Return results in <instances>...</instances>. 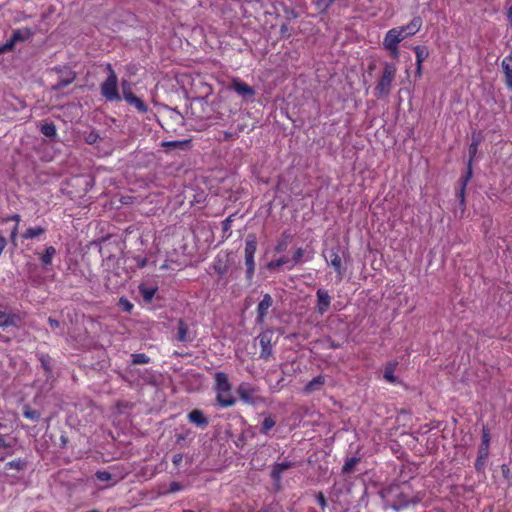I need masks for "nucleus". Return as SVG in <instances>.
<instances>
[{
  "instance_id": "nucleus-1",
  "label": "nucleus",
  "mask_w": 512,
  "mask_h": 512,
  "mask_svg": "<svg viewBox=\"0 0 512 512\" xmlns=\"http://www.w3.org/2000/svg\"><path fill=\"white\" fill-rule=\"evenodd\" d=\"M422 26V19L414 17L407 25L390 29L383 39V47L393 58L399 57L398 44L409 36L416 34Z\"/></svg>"
},
{
  "instance_id": "nucleus-2",
  "label": "nucleus",
  "mask_w": 512,
  "mask_h": 512,
  "mask_svg": "<svg viewBox=\"0 0 512 512\" xmlns=\"http://www.w3.org/2000/svg\"><path fill=\"white\" fill-rule=\"evenodd\" d=\"M216 381V400L221 407H230L233 406L236 402V399L232 395L231 391V383L228 379V376L223 372H217L215 374Z\"/></svg>"
},
{
  "instance_id": "nucleus-3",
  "label": "nucleus",
  "mask_w": 512,
  "mask_h": 512,
  "mask_svg": "<svg viewBox=\"0 0 512 512\" xmlns=\"http://www.w3.org/2000/svg\"><path fill=\"white\" fill-rule=\"evenodd\" d=\"M237 394L247 405L258 406L265 403V398L260 394L259 388L247 382H243L237 387Z\"/></svg>"
},
{
  "instance_id": "nucleus-4",
  "label": "nucleus",
  "mask_w": 512,
  "mask_h": 512,
  "mask_svg": "<svg viewBox=\"0 0 512 512\" xmlns=\"http://www.w3.org/2000/svg\"><path fill=\"white\" fill-rule=\"evenodd\" d=\"M107 70L109 75L100 86L101 94L108 101H119L120 95L118 93L117 76L110 64L107 65Z\"/></svg>"
},
{
  "instance_id": "nucleus-5",
  "label": "nucleus",
  "mask_w": 512,
  "mask_h": 512,
  "mask_svg": "<svg viewBox=\"0 0 512 512\" xmlns=\"http://www.w3.org/2000/svg\"><path fill=\"white\" fill-rule=\"evenodd\" d=\"M397 68L392 63H385L383 74L375 88L378 96H387L390 93L392 82L395 78Z\"/></svg>"
},
{
  "instance_id": "nucleus-6",
  "label": "nucleus",
  "mask_w": 512,
  "mask_h": 512,
  "mask_svg": "<svg viewBox=\"0 0 512 512\" xmlns=\"http://www.w3.org/2000/svg\"><path fill=\"white\" fill-rule=\"evenodd\" d=\"M32 34L33 32L29 28L15 30L11 38L0 48V52L12 50L16 43L29 39Z\"/></svg>"
},
{
  "instance_id": "nucleus-7",
  "label": "nucleus",
  "mask_w": 512,
  "mask_h": 512,
  "mask_svg": "<svg viewBox=\"0 0 512 512\" xmlns=\"http://www.w3.org/2000/svg\"><path fill=\"white\" fill-rule=\"evenodd\" d=\"M257 244L254 239H247L245 244V264L247 266L248 276L251 277L254 273L255 262L254 255L256 252Z\"/></svg>"
},
{
  "instance_id": "nucleus-8",
  "label": "nucleus",
  "mask_w": 512,
  "mask_h": 512,
  "mask_svg": "<svg viewBox=\"0 0 512 512\" xmlns=\"http://www.w3.org/2000/svg\"><path fill=\"white\" fill-rule=\"evenodd\" d=\"M231 89L244 99L252 98L255 95L252 87L237 78L232 80Z\"/></svg>"
},
{
  "instance_id": "nucleus-9",
  "label": "nucleus",
  "mask_w": 512,
  "mask_h": 512,
  "mask_svg": "<svg viewBox=\"0 0 512 512\" xmlns=\"http://www.w3.org/2000/svg\"><path fill=\"white\" fill-rule=\"evenodd\" d=\"M327 263L334 269L337 274V278L339 281L342 280L345 274V268L342 264L341 257L336 251H331L329 254V259L327 258Z\"/></svg>"
},
{
  "instance_id": "nucleus-10",
  "label": "nucleus",
  "mask_w": 512,
  "mask_h": 512,
  "mask_svg": "<svg viewBox=\"0 0 512 512\" xmlns=\"http://www.w3.org/2000/svg\"><path fill=\"white\" fill-rule=\"evenodd\" d=\"M317 305L316 310L319 314L323 315L330 307L331 297L324 289H318L316 292Z\"/></svg>"
},
{
  "instance_id": "nucleus-11",
  "label": "nucleus",
  "mask_w": 512,
  "mask_h": 512,
  "mask_svg": "<svg viewBox=\"0 0 512 512\" xmlns=\"http://www.w3.org/2000/svg\"><path fill=\"white\" fill-rule=\"evenodd\" d=\"M273 304V299L269 294H265L257 306L258 321L263 322L265 315Z\"/></svg>"
},
{
  "instance_id": "nucleus-12",
  "label": "nucleus",
  "mask_w": 512,
  "mask_h": 512,
  "mask_svg": "<svg viewBox=\"0 0 512 512\" xmlns=\"http://www.w3.org/2000/svg\"><path fill=\"white\" fill-rule=\"evenodd\" d=\"M501 68L505 75L506 85L512 89V55H508L503 58L501 62Z\"/></svg>"
},
{
  "instance_id": "nucleus-13",
  "label": "nucleus",
  "mask_w": 512,
  "mask_h": 512,
  "mask_svg": "<svg viewBox=\"0 0 512 512\" xmlns=\"http://www.w3.org/2000/svg\"><path fill=\"white\" fill-rule=\"evenodd\" d=\"M476 150H477V143H472L470 148H469V152L471 154V157H473L476 153ZM471 161H472V158H470L469 160V164H468V172H467V175L462 183V186H461V189H460V192H459V196H460V199H461V202H464V193H465V187L469 181V179L471 178L472 176V168H471Z\"/></svg>"
},
{
  "instance_id": "nucleus-14",
  "label": "nucleus",
  "mask_w": 512,
  "mask_h": 512,
  "mask_svg": "<svg viewBox=\"0 0 512 512\" xmlns=\"http://www.w3.org/2000/svg\"><path fill=\"white\" fill-rule=\"evenodd\" d=\"M188 419L198 427L205 428L208 425V419L201 410L195 409L188 414Z\"/></svg>"
},
{
  "instance_id": "nucleus-15",
  "label": "nucleus",
  "mask_w": 512,
  "mask_h": 512,
  "mask_svg": "<svg viewBox=\"0 0 512 512\" xmlns=\"http://www.w3.org/2000/svg\"><path fill=\"white\" fill-rule=\"evenodd\" d=\"M490 435L486 428H483L482 443L479 447V460L486 459L489 454Z\"/></svg>"
},
{
  "instance_id": "nucleus-16",
  "label": "nucleus",
  "mask_w": 512,
  "mask_h": 512,
  "mask_svg": "<svg viewBox=\"0 0 512 512\" xmlns=\"http://www.w3.org/2000/svg\"><path fill=\"white\" fill-rule=\"evenodd\" d=\"M416 54V65H417V74L420 75L422 72V63L428 56V51L424 47L416 46L414 48Z\"/></svg>"
},
{
  "instance_id": "nucleus-17",
  "label": "nucleus",
  "mask_w": 512,
  "mask_h": 512,
  "mask_svg": "<svg viewBox=\"0 0 512 512\" xmlns=\"http://www.w3.org/2000/svg\"><path fill=\"white\" fill-rule=\"evenodd\" d=\"M325 383V377L324 376H317L314 379H312L306 386H305V392L311 393L314 391H318L321 389V387Z\"/></svg>"
},
{
  "instance_id": "nucleus-18",
  "label": "nucleus",
  "mask_w": 512,
  "mask_h": 512,
  "mask_svg": "<svg viewBox=\"0 0 512 512\" xmlns=\"http://www.w3.org/2000/svg\"><path fill=\"white\" fill-rule=\"evenodd\" d=\"M45 233V229L42 227H30L22 235L24 239H34Z\"/></svg>"
},
{
  "instance_id": "nucleus-19",
  "label": "nucleus",
  "mask_w": 512,
  "mask_h": 512,
  "mask_svg": "<svg viewBox=\"0 0 512 512\" xmlns=\"http://www.w3.org/2000/svg\"><path fill=\"white\" fill-rule=\"evenodd\" d=\"M130 105H133L138 111L145 113L147 112L148 108L146 104L135 95L129 96V98L126 100Z\"/></svg>"
},
{
  "instance_id": "nucleus-20",
  "label": "nucleus",
  "mask_w": 512,
  "mask_h": 512,
  "mask_svg": "<svg viewBox=\"0 0 512 512\" xmlns=\"http://www.w3.org/2000/svg\"><path fill=\"white\" fill-rule=\"evenodd\" d=\"M56 254V249L53 246H49L45 249V252L41 256V261L44 265H50L52 259Z\"/></svg>"
},
{
  "instance_id": "nucleus-21",
  "label": "nucleus",
  "mask_w": 512,
  "mask_h": 512,
  "mask_svg": "<svg viewBox=\"0 0 512 512\" xmlns=\"http://www.w3.org/2000/svg\"><path fill=\"white\" fill-rule=\"evenodd\" d=\"M187 332H188L187 325L182 320H180L179 324H178L177 339L181 342H186V341L190 340L187 335Z\"/></svg>"
},
{
  "instance_id": "nucleus-22",
  "label": "nucleus",
  "mask_w": 512,
  "mask_h": 512,
  "mask_svg": "<svg viewBox=\"0 0 512 512\" xmlns=\"http://www.w3.org/2000/svg\"><path fill=\"white\" fill-rule=\"evenodd\" d=\"M290 467V463L289 462H283V463H279L277 464L274 469L272 470V477L275 479V480H279L280 477H281V474L287 470L288 468Z\"/></svg>"
},
{
  "instance_id": "nucleus-23",
  "label": "nucleus",
  "mask_w": 512,
  "mask_h": 512,
  "mask_svg": "<svg viewBox=\"0 0 512 512\" xmlns=\"http://www.w3.org/2000/svg\"><path fill=\"white\" fill-rule=\"evenodd\" d=\"M41 132L47 137H53L56 135V127L53 123H46L42 125Z\"/></svg>"
},
{
  "instance_id": "nucleus-24",
  "label": "nucleus",
  "mask_w": 512,
  "mask_h": 512,
  "mask_svg": "<svg viewBox=\"0 0 512 512\" xmlns=\"http://www.w3.org/2000/svg\"><path fill=\"white\" fill-rule=\"evenodd\" d=\"M275 426V420L268 416L264 419L261 427V432L267 434Z\"/></svg>"
},
{
  "instance_id": "nucleus-25",
  "label": "nucleus",
  "mask_w": 512,
  "mask_h": 512,
  "mask_svg": "<svg viewBox=\"0 0 512 512\" xmlns=\"http://www.w3.org/2000/svg\"><path fill=\"white\" fill-rule=\"evenodd\" d=\"M131 357L134 364H146L149 362V357L144 353L132 354Z\"/></svg>"
},
{
  "instance_id": "nucleus-26",
  "label": "nucleus",
  "mask_w": 512,
  "mask_h": 512,
  "mask_svg": "<svg viewBox=\"0 0 512 512\" xmlns=\"http://www.w3.org/2000/svg\"><path fill=\"white\" fill-rule=\"evenodd\" d=\"M155 291L156 290L154 288L140 287V292L146 301L152 300L155 295Z\"/></svg>"
},
{
  "instance_id": "nucleus-27",
  "label": "nucleus",
  "mask_w": 512,
  "mask_h": 512,
  "mask_svg": "<svg viewBox=\"0 0 512 512\" xmlns=\"http://www.w3.org/2000/svg\"><path fill=\"white\" fill-rule=\"evenodd\" d=\"M121 87H122L123 98L125 101L129 98V96L134 95L132 92V89H131V85L128 81H123L121 84Z\"/></svg>"
},
{
  "instance_id": "nucleus-28",
  "label": "nucleus",
  "mask_w": 512,
  "mask_h": 512,
  "mask_svg": "<svg viewBox=\"0 0 512 512\" xmlns=\"http://www.w3.org/2000/svg\"><path fill=\"white\" fill-rule=\"evenodd\" d=\"M384 378L389 381V382H394L395 381V378H394V365L393 364H389L386 369H385V372H384Z\"/></svg>"
},
{
  "instance_id": "nucleus-29",
  "label": "nucleus",
  "mask_w": 512,
  "mask_h": 512,
  "mask_svg": "<svg viewBox=\"0 0 512 512\" xmlns=\"http://www.w3.org/2000/svg\"><path fill=\"white\" fill-rule=\"evenodd\" d=\"M287 263H289V260L286 257H281L278 260L269 262L268 263V268L269 269H274L276 267H280V266L285 265Z\"/></svg>"
},
{
  "instance_id": "nucleus-30",
  "label": "nucleus",
  "mask_w": 512,
  "mask_h": 512,
  "mask_svg": "<svg viewBox=\"0 0 512 512\" xmlns=\"http://www.w3.org/2000/svg\"><path fill=\"white\" fill-rule=\"evenodd\" d=\"M74 78H75L74 74H73L72 72H69V73H68L67 78H66V79H64V80H61V81H60V82L55 86V88L59 89V88H61V87H64V86L69 85L70 83H72V82H73Z\"/></svg>"
},
{
  "instance_id": "nucleus-31",
  "label": "nucleus",
  "mask_w": 512,
  "mask_h": 512,
  "mask_svg": "<svg viewBox=\"0 0 512 512\" xmlns=\"http://www.w3.org/2000/svg\"><path fill=\"white\" fill-rule=\"evenodd\" d=\"M304 255V250L302 248H299L295 251L292 264L289 266V268H292L295 264L299 263Z\"/></svg>"
},
{
  "instance_id": "nucleus-32",
  "label": "nucleus",
  "mask_w": 512,
  "mask_h": 512,
  "mask_svg": "<svg viewBox=\"0 0 512 512\" xmlns=\"http://www.w3.org/2000/svg\"><path fill=\"white\" fill-rule=\"evenodd\" d=\"M334 0H317L316 5L320 11L327 10Z\"/></svg>"
},
{
  "instance_id": "nucleus-33",
  "label": "nucleus",
  "mask_w": 512,
  "mask_h": 512,
  "mask_svg": "<svg viewBox=\"0 0 512 512\" xmlns=\"http://www.w3.org/2000/svg\"><path fill=\"white\" fill-rule=\"evenodd\" d=\"M357 459L356 458H351L349 459L343 466V471L344 472H350L352 470V468L356 465L357 463Z\"/></svg>"
},
{
  "instance_id": "nucleus-34",
  "label": "nucleus",
  "mask_w": 512,
  "mask_h": 512,
  "mask_svg": "<svg viewBox=\"0 0 512 512\" xmlns=\"http://www.w3.org/2000/svg\"><path fill=\"white\" fill-rule=\"evenodd\" d=\"M188 143L187 140H184V141H168V142H163V146L164 147H178V146H182V145H186Z\"/></svg>"
},
{
  "instance_id": "nucleus-35",
  "label": "nucleus",
  "mask_w": 512,
  "mask_h": 512,
  "mask_svg": "<svg viewBox=\"0 0 512 512\" xmlns=\"http://www.w3.org/2000/svg\"><path fill=\"white\" fill-rule=\"evenodd\" d=\"M10 323V317L6 313L0 311V326L5 327L8 326Z\"/></svg>"
},
{
  "instance_id": "nucleus-36",
  "label": "nucleus",
  "mask_w": 512,
  "mask_h": 512,
  "mask_svg": "<svg viewBox=\"0 0 512 512\" xmlns=\"http://www.w3.org/2000/svg\"><path fill=\"white\" fill-rule=\"evenodd\" d=\"M96 476L100 481H108L111 479V474L107 471H99L96 473Z\"/></svg>"
},
{
  "instance_id": "nucleus-37",
  "label": "nucleus",
  "mask_w": 512,
  "mask_h": 512,
  "mask_svg": "<svg viewBox=\"0 0 512 512\" xmlns=\"http://www.w3.org/2000/svg\"><path fill=\"white\" fill-rule=\"evenodd\" d=\"M24 416L28 419H31V420H36L39 418V413L35 410H26L24 412Z\"/></svg>"
},
{
  "instance_id": "nucleus-38",
  "label": "nucleus",
  "mask_w": 512,
  "mask_h": 512,
  "mask_svg": "<svg viewBox=\"0 0 512 512\" xmlns=\"http://www.w3.org/2000/svg\"><path fill=\"white\" fill-rule=\"evenodd\" d=\"M269 342H270V339L268 338V334L265 333V334L261 335L260 344L263 347L262 355L265 353L266 346L269 344Z\"/></svg>"
},
{
  "instance_id": "nucleus-39",
  "label": "nucleus",
  "mask_w": 512,
  "mask_h": 512,
  "mask_svg": "<svg viewBox=\"0 0 512 512\" xmlns=\"http://www.w3.org/2000/svg\"><path fill=\"white\" fill-rule=\"evenodd\" d=\"M18 228H19V224H15V226L13 227L11 234H10V240L14 245H16V237H17V233H18Z\"/></svg>"
},
{
  "instance_id": "nucleus-40",
  "label": "nucleus",
  "mask_w": 512,
  "mask_h": 512,
  "mask_svg": "<svg viewBox=\"0 0 512 512\" xmlns=\"http://www.w3.org/2000/svg\"><path fill=\"white\" fill-rule=\"evenodd\" d=\"M120 304L126 311H130L133 307V305L126 299H120Z\"/></svg>"
},
{
  "instance_id": "nucleus-41",
  "label": "nucleus",
  "mask_w": 512,
  "mask_h": 512,
  "mask_svg": "<svg viewBox=\"0 0 512 512\" xmlns=\"http://www.w3.org/2000/svg\"><path fill=\"white\" fill-rule=\"evenodd\" d=\"M214 268L217 271V273L220 275L224 274L226 271L225 267H223L222 265L217 264V263H215Z\"/></svg>"
},
{
  "instance_id": "nucleus-42",
  "label": "nucleus",
  "mask_w": 512,
  "mask_h": 512,
  "mask_svg": "<svg viewBox=\"0 0 512 512\" xmlns=\"http://www.w3.org/2000/svg\"><path fill=\"white\" fill-rule=\"evenodd\" d=\"M48 322L52 329H56L57 327H59V322L55 319L49 318Z\"/></svg>"
},
{
  "instance_id": "nucleus-43",
  "label": "nucleus",
  "mask_w": 512,
  "mask_h": 512,
  "mask_svg": "<svg viewBox=\"0 0 512 512\" xmlns=\"http://www.w3.org/2000/svg\"><path fill=\"white\" fill-rule=\"evenodd\" d=\"M5 246H6V239L3 236H0V255L2 254Z\"/></svg>"
},
{
  "instance_id": "nucleus-44",
  "label": "nucleus",
  "mask_w": 512,
  "mask_h": 512,
  "mask_svg": "<svg viewBox=\"0 0 512 512\" xmlns=\"http://www.w3.org/2000/svg\"><path fill=\"white\" fill-rule=\"evenodd\" d=\"M7 447H9V445L6 443V441L3 438V436L0 435V449H4V448H7Z\"/></svg>"
},
{
  "instance_id": "nucleus-45",
  "label": "nucleus",
  "mask_w": 512,
  "mask_h": 512,
  "mask_svg": "<svg viewBox=\"0 0 512 512\" xmlns=\"http://www.w3.org/2000/svg\"><path fill=\"white\" fill-rule=\"evenodd\" d=\"M9 219L15 221L16 224H19L21 218H20V215L15 214V215L11 216Z\"/></svg>"
},
{
  "instance_id": "nucleus-46",
  "label": "nucleus",
  "mask_w": 512,
  "mask_h": 512,
  "mask_svg": "<svg viewBox=\"0 0 512 512\" xmlns=\"http://www.w3.org/2000/svg\"><path fill=\"white\" fill-rule=\"evenodd\" d=\"M318 501H319V503H320L322 506H325V504H326V503H325V498H324V496H323L322 494H319V496H318Z\"/></svg>"
},
{
  "instance_id": "nucleus-47",
  "label": "nucleus",
  "mask_w": 512,
  "mask_h": 512,
  "mask_svg": "<svg viewBox=\"0 0 512 512\" xmlns=\"http://www.w3.org/2000/svg\"><path fill=\"white\" fill-rule=\"evenodd\" d=\"M507 17H508L510 23L512 24V6L508 10Z\"/></svg>"
},
{
  "instance_id": "nucleus-48",
  "label": "nucleus",
  "mask_w": 512,
  "mask_h": 512,
  "mask_svg": "<svg viewBox=\"0 0 512 512\" xmlns=\"http://www.w3.org/2000/svg\"><path fill=\"white\" fill-rule=\"evenodd\" d=\"M181 459H182L181 455H176V456H174V460H173V462H174V463H178V462H180V461H181Z\"/></svg>"
},
{
  "instance_id": "nucleus-49",
  "label": "nucleus",
  "mask_w": 512,
  "mask_h": 512,
  "mask_svg": "<svg viewBox=\"0 0 512 512\" xmlns=\"http://www.w3.org/2000/svg\"><path fill=\"white\" fill-rule=\"evenodd\" d=\"M171 490H173V491L178 490L177 484H172Z\"/></svg>"
},
{
  "instance_id": "nucleus-50",
  "label": "nucleus",
  "mask_w": 512,
  "mask_h": 512,
  "mask_svg": "<svg viewBox=\"0 0 512 512\" xmlns=\"http://www.w3.org/2000/svg\"><path fill=\"white\" fill-rule=\"evenodd\" d=\"M267 355H269V352L265 351V353L262 356L267 357Z\"/></svg>"
}]
</instances>
